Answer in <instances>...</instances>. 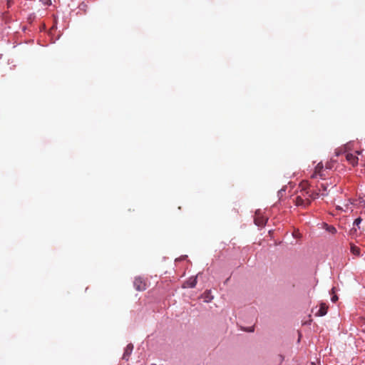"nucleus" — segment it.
Masks as SVG:
<instances>
[{"label":"nucleus","mask_w":365,"mask_h":365,"mask_svg":"<svg viewBox=\"0 0 365 365\" xmlns=\"http://www.w3.org/2000/svg\"><path fill=\"white\" fill-rule=\"evenodd\" d=\"M296 204L298 206L306 207L310 204V199L307 197V195H298L296 198Z\"/></svg>","instance_id":"nucleus-1"},{"label":"nucleus","mask_w":365,"mask_h":365,"mask_svg":"<svg viewBox=\"0 0 365 365\" xmlns=\"http://www.w3.org/2000/svg\"><path fill=\"white\" fill-rule=\"evenodd\" d=\"M133 284L135 289L138 291H143L146 289V284L140 277H136Z\"/></svg>","instance_id":"nucleus-2"},{"label":"nucleus","mask_w":365,"mask_h":365,"mask_svg":"<svg viewBox=\"0 0 365 365\" xmlns=\"http://www.w3.org/2000/svg\"><path fill=\"white\" fill-rule=\"evenodd\" d=\"M197 277H190L187 281H185L183 284V288H194L197 284Z\"/></svg>","instance_id":"nucleus-3"},{"label":"nucleus","mask_w":365,"mask_h":365,"mask_svg":"<svg viewBox=\"0 0 365 365\" xmlns=\"http://www.w3.org/2000/svg\"><path fill=\"white\" fill-rule=\"evenodd\" d=\"M133 349V345L132 344H129L127 345L124 350V353L123 355V359L128 361L129 359V356H130L132 351Z\"/></svg>","instance_id":"nucleus-4"},{"label":"nucleus","mask_w":365,"mask_h":365,"mask_svg":"<svg viewBox=\"0 0 365 365\" xmlns=\"http://www.w3.org/2000/svg\"><path fill=\"white\" fill-rule=\"evenodd\" d=\"M327 309H328V306L325 303L322 302V303H320L319 309L318 312L316 313V315L319 316V317L324 316L327 313Z\"/></svg>","instance_id":"nucleus-5"},{"label":"nucleus","mask_w":365,"mask_h":365,"mask_svg":"<svg viewBox=\"0 0 365 365\" xmlns=\"http://www.w3.org/2000/svg\"><path fill=\"white\" fill-rule=\"evenodd\" d=\"M346 160L353 165L358 163V157L352 153H348L346 156Z\"/></svg>","instance_id":"nucleus-6"},{"label":"nucleus","mask_w":365,"mask_h":365,"mask_svg":"<svg viewBox=\"0 0 365 365\" xmlns=\"http://www.w3.org/2000/svg\"><path fill=\"white\" fill-rule=\"evenodd\" d=\"M323 168V165L319 163L316 167V170L314 173L312 175V178H316L319 175L320 178H322V174L321 173L322 170Z\"/></svg>","instance_id":"nucleus-7"},{"label":"nucleus","mask_w":365,"mask_h":365,"mask_svg":"<svg viewBox=\"0 0 365 365\" xmlns=\"http://www.w3.org/2000/svg\"><path fill=\"white\" fill-rule=\"evenodd\" d=\"M202 298L205 302H210L213 299V296L211 294V291H205L202 294Z\"/></svg>","instance_id":"nucleus-8"},{"label":"nucleus","mask_w":365,"mask_h":365,"mask_svg":"<svg viewBox=\"0 0 365 365\" xmlns=\"http://www.w3.org/2000/svg\"><path fill=\"white\" fill-rule=\"evenodd\" d=\"M267 219L264 217H257L255 219V223L257 226H264L266 223Z\"/></svg>","instance_id":"nucleus-9"},{"label":"nucleus","mask_w":365,"mask_h":365,"mask_svg":"<svg viewBox=\"0 0 365 365\" xmlns=\"http://www.w3.org/2000/svg\"><path fill=\"white\" fill-rule=\"evenodd\" d=\"M327 187L325 184H321L319 192H321V196H327L328 192H327Z\"/></svg>","instance_id":"nucleus-10"},{"label":"nucleus","mask_w":365,"mask_h":365,"mask_svg":"<svg viewBox=\"0 0 365 365\" xmlns=\"http://www.w3.org/2000/svg\"><path fill=\"white\" fill-rule=\"evenodd\" d=\"M308 198L311 199H316L321 196V193L319 192H313L311 195H309L308 192L306 193Z\"/></svg>","instance_id":"nucleus-11"},{"label":"nucleus","mask_w":365,"mask_h":365,"mask_svg":"<svg viewBox=\"0 0 365 365\" xmlns=\"http://www.w3.org/2000/svg\"><path fill=\"white\" fill-rule=\"evenodd\" d=\"M325 227H326V230L329 232H330L331 234H334L336 232V229L334 227H333L331 225H328L327 224H325Z\"/></svg>","instance_id":"nucleus-12"},{"label":"nucleus","mask_w":365,"mask_h":365,"mask_svg":"<svg viewBox=\"0 0 365 365\" xmlns=\"http://www.w3.org/2000/svg\"><path fill=\"white\" fill-rule=\"evenodd\" d=\"M351 252L355 255H359V248L357 247H355V246H351Z\"/></svg>","instance_id":"nucleus-13"},{"label":"nucleus","mask_w":365,"mask_h":365,"mask_svg":"<svg viewBox=\"0 0 365 365\" xmlns=\"http://www.w3.org/2000/svg\"><path fill=\"white\" fill-rule=\"evenodd\" d=\"M362 220L361 217H357L356 219H355V220L354 221V226H359L360 225V223L361 222Z\"/></svg>","instance_id":"nucleus-14"},{"label":"nucleus","mask_w":365,"mask_h":365,"mask_svg":"<svg viewBox=\"0 0 365 365\" xmlns=\"http://www.w3.org/2000/svg\"><path fill=\"white\" fill-rule=\"evenodd\" d=\"M331 300L332 302H336L338 300V297L335 294L332 295Z\"/></svg>","instance_id":"nucleus-15"},{"label":"nucleus","mask_w":365,"mask_h":365,"mask_svg":"<svg viewBox=\"0 0 365 365\" xmlns=\"http://www.w3.org/2000/svg\"><path fill=\"white\" fill-rule=\"evenodd\" d=\"M41 1L45 5H50L51 4V0H41Z\"/></svg>","instance_id":"nucleus-16"},{"label":"nucleus","mask_w":365,"mask_h":365,"mask_svg":"<svg viewBox=\"0 0 365 365\" xmlns=\"http://www.w3.org/2000/svg\"><path fill=\"white\" fill-rule=\"evenodd\" d=\"M356 153H357L358 155H360L361 153V151H357Z\"/></svg>","instance_id":"nucleus-17"},{"label":"nucleus","mask_w":365,"mask_h":365,"mask_svg":"<svg viewBox=\"0 0 365 365\" xmlns=\"http://www.w3.org/2000/svg\"><path fill=\"white\" fill-rule=\"evenodd\" d=\"M280 360L283 361V357L282 356H280Z\"/></svg>","instance_id":"nucleus-18"},{"label":"nucleus","mask_w":365,"mask_h":365,"mask_svg":"<svg viewBox=\"0 0 365 365\" xmlns=\"http://www.w3.org/2000/svg\"><path fill=\"white\" fill-rule=\"evenodd\" d=\"M337 207H338L339 209H342L339 205H337Z\"/></svg>","instance_id":"nucleus-19"},{"label":"nucleus","mask_w":365,"mask_h":365,"mask_svg":"<svg viewBox=\"0 0 365 365\" xmlns=\"http://www.w3.org/2000/svg\"><path fill=\"white\" fill-rule=\"evenodd\" d=\"M331 291L333 293H334V288H332Z\"/></svg>","instance_id":"nucleus-20"},{"label":"nucleus","mask_w":365,"mask_h":365,"mask_svg":"<svg viewBox=\"0 0 365 365\" xmlns=\"http://www.w3.org/2000/svg\"><path fill=\"white\" fill-rule=\"evenodd\" d=\"M151 365H156V364H151Z\"/></svg>","instance_id":"nucleus-21"}]
</instances>
